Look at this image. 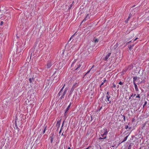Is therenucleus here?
<instances>
[{"label":"nucleus","mask_w":149,"mask_h":149,"mask_svg":"<svg viewBox=\"0 0 149 149\" xmlns=\"http://www.w3.org/2000/svg\"><path fill=\"white\" fill-rule=\"evenodd\" d=\"M68 149H71L70 147H69L68 148Z\"/></svg>","instance_id":"obj_54"},{"label":"nucleus","mask_w":149,"mask_h":149,"mask_svg":"<svg viewBox=\"0 0 149 149\" xmlns=\"http://www.w3.org/2000/svg\"><path fill=\"white\" fill-rule=\"evenodd\" d=\"M136 95V94H133V93H132V95L130 96V97L129 98V99H131V97H134V96H135Z\"/></svg>","instance_id":"obj_17"},{"label":"nucleus","mask_w":149,"mask_h":149,"mask_svg":"<svg viewBox=\"0 0 149 149\" xmlns=\"http://www.w3.org/2000/svg\"><path fill=\"white\" fill-rule=\"evenodd\" d=\"M15 126L17 129H19V128L17 126L16 124L15 125Z\"/></svg>","instance_id":"obj_42"},{"label":"nucleus","mask_w":149,"mask_h":149,"mask_svg":"<svg viewBox=\"0 0 149 149\" xmlns=\"http://www.w3.org/2000/svg\"><path fill=\"white\" fill-rule=\"evenodd\" d=\"M135 22H134V23ZM134 23V22H131V25H133V24Z\"/></svg>","instance_id":"obj_43"},{"label":"nucleus","mask_w":149,"mask_h":149,"mask_svg":"<svg viewBox=\"0 0 149 149\" xmlns=\"http://www.w3.org/2000/svg\"><path fill=\"white\" fill-rule=\"evenodd\" d=\"M107 138V136H105L104 135L101 134L100 135V137L99 138V139L102 140L105 139Z\"/></svg>","instance_id":"obj_5"},{"label":"nucleus","mask_w":149,"mask_h":149,"mask_svg":"<svg viewBox=\"0 0 149 149\" xmlns=\"http://www.w3.org/2000/svg\"><path fill=\"white\" fill-rule=\"evenodd\" d=\"M71 103H70L69 105L68 106V107H67V108H66V110H65L66 111H68V110L69 109L70 107L71 106Z\"/></svg>","instance_id":"obj_15"},{"label":"nucleus","mask_w":149,"mask_h":149,"mask_svg":"<svg viewBox=\"0 0 149 149\" xmlns=\"http://www.w3.org/2000/svg\"><path fill=\"white\" fill-rule=\"evenodd\" d=\"M78 85L77 83H74L71 89L69 92V95H71L74 91V89L76 88V87L78 86Z\"/></svg>","instance_id":"obj_2"},{"label":"nucleus","mask_w":149,"mask_h":149,"mask_svg":"<svg viewBox=\"0 0 149 149\" xmlns=\"http://www.w3.org/2000/svg\"><path fill=\"white\" fill-rule=\"evenodd\" d=\"M108 132L109 131H108V130L107 128H103L101 130V134H102L107 136Z\"/></svg>","instance_id":"obj_1"},{"label":"nucleus","mask_w":149,"mask_h":149,"mask_svg":"<svg viewBox=\"0 0 149 149\" xmlns=\"http://www.w3.org/2000/svg\"><path fill=\"white\" fill-rule=\"evenodd\" d=\"M131 148H132L131 146V144H130L128 146V149H131Z\"/></svg>","instance_id":"obj_28"},{"label":"nucleus","mask_w":149,"mask_h":149,"mask_svg":"<svg viewBox=\"0 0 149 149\" xmlns=\"http://www.w3.org/2000/svg\"><path fill=\"white\" fill-rule=\"evenodd\" d=\"M128 128V125H126L125 126V128L126 129H127Z\"/></svg>","instance_id":"obj_41"},{"label":"nucleus","mask_w":149,"mask_h":149,"mask_svg":"<svg viewBox=\"0 0 149 149\" xmlns=\"http://www.w3.org/2000/svg\"><path fill=\"white\" fill-rule=\"evenodd\" d=\"M109 91H108L107 93V94L108 95H109Z\"/></svg>","instance_id":"obj_48"},{"label":"nucleus","mask_w":149,"mask_h":149,"mask_svg":"<svg viewBox=\"0 0 149 149\" xmlns=\"http://www.w3.org/2000/svg\"><path fill=\"white\" fill-rule=\"evenodd\" d=\"M86 74H86V73H85V74L84 75V77L85 76Z\"/></svg>","instance_id":"obj_51"},{"label":"nucleus","mask_w":149,"mask_h":149,"mask_svg":"<svg viewBox=\"0 0 149 149\" xmlns=\"http://www.w3.org/2000/svg\"><path fill=\"white\" fill-rule=\"evenodd\" d=\"M107 99V101L109 102V103L110 104L111 102V101L110 100V96L109 95L106 96Z\"/></svg>","instance_id":"obj_7"},{"label":"nucleus","mask_w":149,"mask_h":149,"mask_svg":"<svg viewBox=\"0 0 149 149\" xmlns=\"http://www.w3.org/2000/svg\"><path fill=\"white\" fill-rule=\"evenodd\" d=\"M102 85H100V88H101V86H102Z\"/></svg>","instance_id":"obj_56"},{"label":"nucleus","mask_w":149,"mask_h":149,"mask_svg":"<svg viewBox=\"0 0 149 149\" xmlns=\"http://www.w3.org/2000/svg\"><path fill=\"white\" fill-rule=\"evenodd\" d=\"M64 97V96L62 95L60 98V100L62 99Z\"/></svg>","instance_id":"obj_33"},{"label":"nucleus","mask_w":149,"mask_h":149,"mask_svg":"<svg viewBox=\"0 0 149 149\" xmlns=\"http://www.w3.org/2000/svg\"><path fill=\"white\" fill-rule=\"evenodd\" d=\"M37 139H38V138ZM37 140H38V139H37L36 140V141H37Z\"/></svg>","instance_id":"obj_60"},{"label":"nucleus","mask_w":149,"mask_h":149,"mask_svg":"<svg viewBox=\"0 0 149 149\" xmlns=\"http://www.w3.org/2000/svg\"><path fill=\"white\" fill-rule=\"evenodd\" d=\"M3 21L0 22V25L1 26H2V25L3 24Z\"/></svg>","instance_id":"obj_31"},{"label":"nucleus","mask_w":149,"mask_h":149,"mask_svg":"<svg viewBox=\"0 0 149 149\" xmlns=\"http://www.w3.org/2000/svg\"><path fill=\"white\" fill-rule=\"evenodd\" d=\"M118 88L119 87V85H118Z\"/></svg>","instance_id":"obj_59"},{"label":"nucleus","mask_w":149,"mask_h":149,"mask_svg":"<svg viewBox=\"0 0 149 149\" xmlns=\"http://www.w3.org/2000/svg\"><path fill=\"white\" fill-rule=\"evenodd\" d=\"M128 137V135L127 136H126L124 138V139H123V141H122V142H123L127 140Z\"/></svg>","instance_id":"obj_20"},{"label":"nucleus","mask_w":149,"mask_h":149,"mask_svg":"<svg viewBox=\"0 0 149 149\" xmlns=\"http://www.w3.org/2000/svg\"><path fill=\"white\" fill-rule=\"evenodd\" d=\"M111 53H108L105 56V57L104 58V59L105 61H107V59L109 57V56L111 55Z\"/></svg>","instance_id":"obj_6"},{"label":"nucleus","mask_w":149,"mask_h":149,"mask_svg":"<svg viewBox=\"0 0 149 149\" xmlns=\"http://www.w3.org/2000/svg\"><path fill=\"white\" fill-rule=\"evenodd\" d=\"M132 41H130L128 42H127V43H126V45H127L128 44H129V43H130Z\"/></svg>","instance_id":"obj_40"},{"label":"nucleus","mask_w":149,"mask_h":149,"mask_svg":"<svg viewBox=\"0 0 149 149\" xmlns=\"http://www.w3.org/2000/svg\"><path fill=\"white\" fill-rule=\"evenodd\" d=\"M67 112V111H65V113H64V116H66Z\"/></svg>","instance_id":"obj_35"},{"label":"nucleus","mask_w":149,"mask_h":149,"mask_svg":"<svg viewBox=\"0 0 149 149\" xmlns=\"http://www.w3.org/2000/svg\"><path fill=\"white\" fill-rule=\"evenodd\" d=\"M118 84L120 85H123V83L121 81H120L118 83Z\"/></svg>","instance_id":"obj_32"},{"label":"nucleus","mask_w":149,"mask_h":149,"mask_svg":"<svg viewBox=\"0 0 149 149\" xmlns=\"http://www.w3.org/2000/svg\"><path fill=\"white\" fill-rule=\"evenodd\" d=\"M132 14H131V13H130L129 15V16H128V19H130V18L132 17Z\"/></svg>","instance_id":"obj_25"},{"label":"nucleus","mask_w":149,"mask_h":149,"mask_svg":"<svg viewBox=\"0 0 149 149\" xmlns=\"http://www.w3.org/2000/svg\"><path fill=\"white\" fill-rule=\"evenodd\" d=\"M65 84H64L63 85V87H62V88L60 90V91H59V92H61L63 90L64 88V87H65Z\"/></svg>","instance_id":"obj_22"},{"label":"nucleus","mask_w":149,"mask_h":149,"mask_svg":"<svg viewBox=\"0 0 149 149\" xmlns=\"http://www.w3.org/2000/svg\"><path fill=\"white\" fill-rule=\"evenodd\" d=\"M52 134V136H50V138L51 139V140H50L51 142V143H52L53 142V139H54V134L53 133V134Z\"/></svg>","instance_id":"obj_8"},{"label":"nucleus","mask_w":149,"mask_h":149,"mask_svg":"<svg viewBox=\"0 0 149 149\" xmlns=\"http://www.w3.org/2000/svg\"><path fill=\"white\" fill-rule=\"evenodd\" d=\"M73 64V63H72V65Z\"/></svg>","instance_id":"obj_61"},{"label":"nucleus","mask_w":149,"mask_h":149,"mask_svg":"<svg viewBox=\"0 0 149 149\" xmlns=\"http://www.w3.org/2000/svg\"><path fill=\"white\" fill-rule=\"evenodd\" d=\"M55 69L56 70L55 71L54 73L53 74V76H54L55 75V74L56 73V72L58 70L57 69Z\"/></svg>","instance_id":"obj_29"},{"label":"nucleus","mask_w":149,"mask_h":149,"mask_svg":"<svg viewBox=\"0 0 149 149\" xmlns=\"http://www.w3.org/2000/svg\"><path fill=\"white\" fill-rule=\"evenodd\" d=\"M121 115L123 117V120L125 122V116L124 115H123L121 114Z\"/></svg>","instance_id":"obj_27"},{"label":"nucleus","mask_w":149,"mask_h":149,"mask_svg":"<svg viewBox=\"0 0 149 149\" xmlns=\"http://www.w3.org/2000/svg\"><path fill=\"white\" fill-rule=\"evenodd\" d=\"M107 81V80L105 79L104 81H103V82L104 83L105 82H106Z\"/></svg>","instance_id":"obj_47"},{"label":"nucleus","mask_w":149,"mask_h":149,"mask_svg":"<svg viewBox=\"0 0 149 149\" xmlns=\"http://www.w3.org/2000/svg\"><path fill=\"white\" fill-rule=\"evenodd\" d=\"M91 16V14H88L85 17V18L81 22V24L84 21H85L87 20V19H90V16Z\"/></svg>","instance_id":"obj_4"},{"label":"nucleus","mask_w":149,"mask_h":149,"mask_svg":"<svg viewBox=\"0 0 149 149\" xmlns=\"http://www.w3.org/2000/svg\"><path fill=\"white\" fill-rule=\"evenodd\" d=\"M138 39V38H136L134 40V41H133V42H134V41H135V40H137V39Z\"/></svg>","instance_id":"obj_44"},{"label":"nucleus","mask_w":149,"mask_h":149,"mask_svg":"<svg viewBox=\"0 0 149 149\" xmlns=\"http://www.w3.org/2000/svg\"><path fill=\"white\" fill-rule=\"evenodd\" d=\"M64 121H63V123L62 124V127H61V128H62V127H63V123H64Z\"/></svg>","instance_id":"obj_45"},{"label":"nucleus","mask_w":149,"mask_h":149,"mask_svg":"<svg viewBox=\"0 0 149 149\" xmlns=\"http://www.w3.org/2000/svg\"><path fill=\"white\" fill-rule=\"evenodd\" d=\"M134 120V119H133L132 120V121L133 122Z\"/></svg>","instance_id":"obj_52"},{"label":"nucleus","mask_w":149,"mask_h":149,"mask_svg":"<svg viewBox=\"0 0 149 149\" xmlns=\"http://www.w3.org/2000/svg\"><path fill=\"white\" fill-rule=\"evenodd\" d=\"M47 128V126L45 125L44 126V129L43 132H42L43 134H44L45 133V132Z\"/></svg>","instance_id":"obj_13"},{"label":"nucleus","mask_w":149,"mask_h":149,"mask_svg":"<svg viewBox=\"0 0 149 149\" xmlns=\"http://www.w3.org/2000/svg\"><path fill=\"white\" fill-rule=\"evenodd\" d=\"M134 44L130 45L128 46V47L130 49H132V47L134 46Z\"/></svg>","instance_id":"obj_16"},{"label":"nucleus","mask_w":149,"mask_h":149,"mask_svg":"<svg viewBox=\"0 0 149 149\" xmlns=\"http://www.w3.org/2000/svg\"><path fill=\"white\" fill-rule=\"evenodd\" d=\"M133 68V65H131L128 66V68H130V69H132Z\"/></svg>","instance_id":"obj_24"},{"label":"nucleus","mask_w":149,"mask_h":149,"mask_svg":"<svg viewBox=\"0 0 149 149\" xmlns=\"http://www.w3.org/2000/svg\"><path fill=\"white\" fill-rule=\"evenodd\" d=\"M100 149H102L100 146Z\"/></svg>","instance_id":"obj_58"},{"label":"nucleus","mask_w":149,"mask_h":149,"mask_svg":"<svg viewBox=\"0 0 149 149\" xmlns=\"http://www.w3.org/2000/svg\"><path fill=\"white\" fill-rule=\"evenodd\" d=\"M17 130L18 131H19V129H17Z\"/></svg>","instance_id":"obj_57"},{"label":"nucleus","mask_w":149,"mask_h":149,"mask_svg":"<svg viewBox=\"0 0 149 149\" xmlns=\"http://www.w3.org/2000/svg\"><path fill=\"white\" fill-rule=\"evenodd\" d=\"M104 83L103 82H102V83H101V85L102 86V85H103V84H104Z\"/></svg>","instance_id":"obj_49"},{"label":"nucleus","mask_w":149,"mask_h":149,"mask_svg":"<svg viewBox=\"0 0 149 149\" xmlns=\"http://www.w3.org/2000/svg\"><path fill=\"white\" fill-rule=\"evenodd\" d=\"M129 20V19H128V17L127 18V19L125 21V22L126 23H127L128 22V21Z\"/></svg>","instance_id":"obj_34"},{"label":"nucleus","mask_w":149,"mask_h":149,"mask_svg":"<svg viewBox=\"0 0 149 149\" xmlns=\"http://www.w3.org/2000/svg\"><path fill=\"white\" fill-rule=\"evenodd\" d=\"M29 81L30 83H32V81H33V78H30L29 79Z\"/></svg>","instance_id":"obj_19"},{"label":"nucleus","mask_w":149,"mask_h":149,"mask_svg":"<svg viewBox=\"0 0 149 149\" xmlns=\"http://www.w3.org/2000/svg\"><path fill=\"white\" fill-rule=\"evenodd\" d=\"M61 130H62V128H61V130H60V131H59V134H60L61 133Z\"/></svg>","instance_id":"obj_46"},{"label":"nucleus","mask_w":149,"mask_h":149,"mask_svg":"<svg viewBox=\"0 0 149 149\" xmlns=\"http://www.w3.org/2000/svg\"><path fill=\"white\" fill-rule=\"evenodd\" d=\"M112 84L113 85V86H112V88H116V85L114 83H113Z\"/></svg>","instance_id":"obj_26"},{"label":"nucleus","mask_w":149,"mask_h":149,"mask_svg":"<svg viewBox=\"0 0 149 149\" xmlns=\"http://www.w3.org/2000/svg\"><path fill=\"white\" fill-rule=\"evenodd\" d=\"M136 98H139L138 100H140V94H137V95H136Z\"/></svg>","instance_id":"obj_18"},{"label":"nucleus","mask_w":149,"mask_h":149,"mask_svg":"<svg viewBox=\"0 0 149 149\" xmlns=\"http://www.w3.org/2000/svg\"><path fill=\"white\" fill-rule=\"evenodd\" d=\"M138 84H139V83H137Z\"/></svg>","instance_id":"obj_62"},{"label":"nucleus","mask_w":149,"mask_h":149,"mask_svg":"<svg viewBox=\"0 0 149 149\" xmlns=\"http://www.w3.org/2000/svg\"><path fill=\"white\" fill-rule=\"evenodd\" d=\"M94 65H93L92 66V67L91 68V69H92L93 67H94Z\"/></svg>","instance_id":"obj_50"},{"label":"nucleus","mask_w":149,"mask_h":149,"mask_svg":"<svg viewBox=\"0 0 149 149\" xmlns=\"http://www.w3.org/2000/svg\"><path fill=\"white\" fill-rule=\"evenodd\" d=\"M62 136H64V135H63V133H62V135H61Z\"/></svg>","instance_id":"obj_53"},{"label":"nucleus","mask_w":149,"mask_h":149,"mask_svg":"<svg viewBox=\"0 0 149 149\" xmlns=\"http://www.w3.org/2000/svg\"><path fill=\"white\" fill-rule=\"evenodd\" d=\"M134 85L135 91H139V89L138 88L137 86V85H136V84H134Z\"/></svg>","instance_id":"obj_12"},{"label":"nucleus","mask_w":149,"mask_h":149,"mask_svg":"<svg viewBox=\"0 0 149 149\" xmlns=\"http://www.w3.org/2000/svg\"><path fill=\"white\" fill-rule=\"evenodd\" d=\"M91 69H90V70H89L86 73V74H88V73H89L91 71Z\"/></svg>","instance_id":"obj_39"},{"label":"nucleus","mask_w":149,"mask_h":149,"mask_svg":"<svg viewBox=\"0 0 149 149\" xmlns=\"http://www.w3.org/2000/svg\"><path fill=\"white\" fill-rule=\"evenodd\" d=\"M145 125H146V123H145V124H142V127H141V128L142 129H143V128H144V127H145Z\"/></svg>","instance_id":"obj_23"},{"label":"nucleus","mask_w":149,"mask_h":149,"mask_svg":"<svg viewBox=\"0 0 149 149\" xmlns=\"http://www.w3.org/2000/svg\"><path fill=\"white\" fill-rule=\"evenodd\" d=\"M81 65L80 64L77 65V68H76L74 69L75 70H78L79 69V68H80L81 67Z\"/></svg>","instance_id":"obj_14"},{"label":"nucleus","mask_w":149,"mask_h":149,"mask_svg":"<svg viewBox=\"0 0 149 149\" xmlns=\"http://www.w3.org/2000/svg\"><path fill=\"white\" fill-rule=\"evenodd\" d=\"M68 43H67V44H66V45H67V44H68Z\"/></svg>","instance_id":"obj_63"},{"label":"nucleus","mask_w":149,"mask_h":149,"mask_svg":"<svg viewBox=\"0 0 149 149\" xmlns=\"http://www.w3.org/2000/svg\"><path fill=\"white\" fill-rule=\"evenodd\" d=\"M53 64V62L51 61H48L46 64L47 68H50Z\"/></svg>","instance_id":"obj_3"},{"label":"nucleus","mask_w":149,"mask_h":149,"mask_svg":"<svg viewBox=\"0 0 149 149\" xmlns=\"http://www.w3.org/2000/svg\"><path fill=\"white\" fill-rule=\"evenodd\" d=\"M60 123H61L60 120H59V121H58L57 122V124H56V126L57 127V129L59 128L60 126Z\"/></svg>","instance_id":"obj_9"},{"label":"nucleus","mask_w":149,"mask_h":149,"mask_svg":"<svg viewBox=\"0 0 149 149\" xmlns=\"http://www.w3.org/2000/svg\"><path fill=\"white\" fill-rule=\"evenodd\" d=\"M61 93V92H59L57 94V96H59L60 95V93Z\"/></svg>","instance_id":"obj_37"},{"label":"nucleus","mask_w":149,"mask_h":149,"mask_svg":"<svg viewBox=\"0 0 149 149\" xmlns=\"http://www.w3.org/2000/svg\"><path fill=\"white\" fill-rule=\"evenodd\" d=\"M102 107H101L97 111H100L101 109H102Z\"/></svg>","instance_id":"obj_36"},{"label":"nucleus","mask_w":149,"mask_h":149,"mask_svg":"<svg viewBox=\"0 0 149 149\" xmlns=\"http://www.w3.org/2000/svg\"><path fill=\"white\" fill-rule=\"evenodd\" d=\"M131 129V127H130V128H129V129Z\"/></svg>","instance_id":"obj_64"},{"label":"nucleus","mask_w":149,"mask_h":149,"mask_svg":"<svg viewBox=\"0 0 149 149\" xmlns=\"http://www.w3.org/2000/svg\"><path fill=\"white\" fill-rule=\"evenodd\" d=\"M147 103V101H146V102H145V103H144V105H143V107H144L145 105H146V104Z\"/></svg>","instance_id":"obj_38"},{"label":"nucleus","mask_w":149,"mask_h":149,"mask_svg":"<svg viewBox=\"0 0 149 149\" xmlns=\"http://www.w3.org/2000/svg\"><path fill=\"white\" fill-rule=\"evenodd\" d=\"M74 35H72V36L70 38V39L68 41V43L71 40V39H72L74 37Z\"/></svg>","instance_id":"obj_21"},{"label":"nucleus","mask_w":149,"mask_h":149,"mask_svg":"<svg viewBox=\"0 0 149 149\" xmlns=\"http://www.w3.org/2000/svg\"><path fill=\"white\" fill-rule=\"evenodd\" d=\"M133 77V81L134 84H136L135 83V81L137 79V77Z\"/></svg>","instance_id":"obj_10"},{"label":"nucleus","mask_w":149,"mask_h":149,"mask_svg":"<svg viewBox=\"0 0 149 149\" xmlns=\"http://www.w3.org/2000/svg\"><path fill=\"white\" fill-rule=\"evenodd\" d=\"M31 54H32V53H31V57H30V58H31Z\"/></svg>","instance_id":"obj_55"},{"label":"nucleus","mask_w":149,"mask_h":149,"mask_svg":"<svg viewBox=\"0 0 149 149\" xmlns=\"http://www.w3.org/2000/svg\"><path fill=\"white\" fill-rule=\"evenodd\" d=\"M94 41L95 43L97 42H98V40L97 39H95L94 40Z\"/></svg>","instance_id":"obj_30"},{"label":"nucleus","mask_w":149,"mask_h":149,"mask_svg":"<svg viewBox=\"0 0 149 149\" xmlns=\"http://www.w3.org/2000/svg\"><path fill=\"white\" fill-rule=\"evenodd\" d=\"M67 90H68V88H65V89H64L63 93H62V95L64 96L66 94V93L67 91Z\"/></svg>","instance_id":"obj_11"}]
</instances>
